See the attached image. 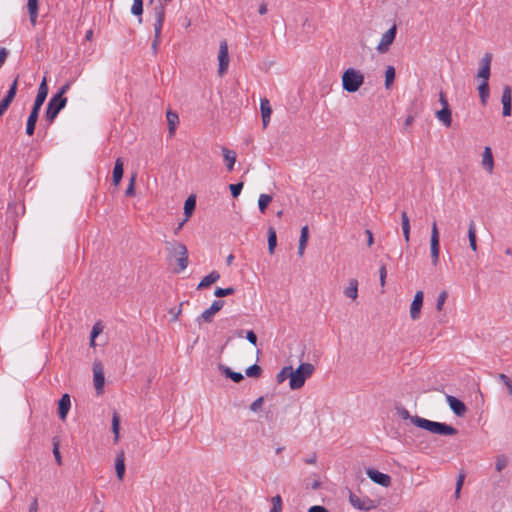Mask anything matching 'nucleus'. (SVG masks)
<instances>
[{"label":"nucleus","instance_id":"obj_1","mask_svg":"<svg viewBox=\"0 0 512 512\" xmlns=\"http://www.w3.org/2000/svg\"><path fill=\"white\" fill-rule=\"evenodd\" d=\"M395 409L400 418L403 420L410 419L415 426L427 430L432 434L454 436L458 433L456 428L446 423L431 421L417 415L411 416L409 411L403 406H396Z\"/></svg>","mask_w":512,"mask_h":512},{"label":"nucleus","instance_id":"obj_2","mask_svg":"<svg viewBox=\"0 0 512 512\" xmlns=\"http://www.w3.org/2000/svg\"><path fill=\"white\" fill-rule=\"evenodd\" d=\"M165 250L167 253V262L169 264H171L173 260L177 262V267L174 270L176 273H181L187 268L189 264L188 250L183 243L176 240L165 241Z\"/></svg>","mask_w":512,"mask_h":512},{"label":"nucleus","instance_id":"obj_3","mask_svg":"<svg viewBox=\"0 0 512 512\" xmlns=\"http://www.w3.org/2000/svg\"><path fill=\"white\" fill-rule=\"evenodd\" d=\"M315 368L311 363H302L297 369L292 368L291 381L289 387L292 390L300 389L304 386L305 381L311 377Z\"/></svg>","mask_w":512,"mask_h":512},{"label":"nucleus","instance_id":"obj_4","mask_svg":"<svg viewBox=\"0 0 512 512\" xmlns=\"http://www.w3.org/2000/svg\"><path fill=\"white\" fill-rule=\"evenodd\" d=\"M364 83V75L357 69L348 68L342 74V87L343 90L354 93Z\"/></svg>","mask_w":512,"mask_h":512},{"label":"nucleus","instance_id":"obj_5","mask_svg":"<svg viewBox=\"0 0 512 512\" xmlns=\"http://www.w3.org/2000/svg\"><path fill=\"white\" fill-rule=\"evenodd\" d=\"M67 98L61 97L60 95H53L47 105L45 111V120L48 125L52 124L56 119L59 112L66 106Z\"/></svg>","mask_w":512,"mask_h":512},{"label":"nucleus","instance_id":"obj_6","mask_svg":"<svg viewBox=\"0 0 512 512\" xmlns=\"http://www.w3.org/2000/svg\"><path fill=\"white\" fill-rule=\"evenodd\" d=\"M155 24H154V39L152 42V49L156 51L160 42L161 30L164 23V11L162 7H154Z\"/></svg>","mask_w":512,"mask_h":512},{"label":"nucleus","instance_id":"obj_7","mask_svg":"<svg viewBox=\"0 0 512 512\" xmlns=\"http://www.w3.org/2000/svg\"><path fill=\"white\" fill-rule=\"evenodd\" d=\"M218 61V73L220 76H223L227 72L229 66V52L226 40L220 42Z\"/></svg>","mask_w":512,"mask_h":512},{"label":"nucleus","instance_id":"obj_8","mask_svg":"<svg viewBox=\"0 0 512 512\" xmlns=\"http://www.w3.org/2000/svg\"><path fill=\"white\" fill-rule=\"evenodd\" d=\"M430 246L432 263L433 265H437L439 260L440 244L439 232L435 221L432 223Z\"/></svg>","mask_w":512,"mask_h":512},{"label":"nucleus","instance_id":"obj_9","mask_svg":"<svg viewBox=\"0 0 512 512\" xmlns=\"http://www.w3.org/2000/svg\"><path fill=\"white\" fill-rule=\"evenodd\" d=\"M224 304L225 302L223 300H215L208 309L201 313V315L197 318V322L199 324L201 321L211 323L213 321L214 315L223 308Z\"/></svg>","mask_w":512,"mask_h":512},{"label":"nucleus","instance_id":"obj_10","mask_svg":"<svg viewBox=\"0 0 512 512\" xmlns=\"http://www.w3.org/2000/svg\"><path fill=\"white\" fill-rule=\"evenodd\" d=\"M397 33L396 25L389 28L381 37L380 43L377 46L379 53H386L389 50L390 45L394 42Z\"/></svg>","mask_w":512,"mask_h":512},{"label":"nucleus","instance_id":"obj_11","mask_svg":"<svg viewBox=\"0 0 512 512\" xmlns=\"http://www.w3.org/2000/svg\"><path fill=\"white\" fill-rule=\"evenodd\" d=\"M349 502L354 508L358 510L369 511L375 508L374 501L369 497L359 498L352 492L349 494Z\"/></svg>","mask_w":512,"mask_h":512},{"label":"nucleus","instance_id":"obj_12","mask_svg":"<svg viewBox=\"0 0 512 512\" xmlns=\"http://www.w3.org/2000/svg\"><path fill=\"white\" fill-rule=\"evenodd\" d=\"M366 474L373 482L383 487H389L391 485V477L388 474L382 473L374 468H368Z\"/></svg>","mask_w":512,"mask_h":512},{"label":"nucleus","instance_id":"obj_13","mask_svg":"<svg viewBox=\"0 0 512 512\" xmlns=\"http://www.w3.org/2000/svg\"><path fill=\"white\" fill-rule=\"evenodd\" d=\"M423 299H424V293L423 291L419 290L414 295V299L410 306V317L413 320H417L420 317L421 309L423 306Z\"/></svg>","mask_w":512,"mask_h":512},{"label":"nucleus","instance_id":"obj_14","mask_svg":"<svg viewBox=\"0 0 512 512\" xmlns=\"http://www.w3.org/2000/svg\"><path fill=\"white\" fill-rule=\"evenodd\" d=\"M446 401H447L450 409L454 412V414L456 416H458V417L464 416V414L467 411V407L461 400H459L458 398H456L452 395H447Z\"/></svg>","mask_w":512,"mask_h":512},{"label":"nucleus","instance_id":"obj_15","mask_svg":"<svg viewBox=\"0 0 512 512\" xmlns=\"http://www.w3.org/2000/svg\"><path fill=\"white\" fill-rule=\"evenodd\" d=\"M40 110H41L40 106L33 104L32 109H31L30 114L27 119V123H26V134L28 136H32L35 132V127H36V123H37V120L39 117Z\"/></svg>","mask_w":512,"mask_h":512},{"label":"nucleus","instance_id":"obj_16","mask_svg":"<svg viewBox=\"0 0 512 512\" xmlns=\"http://www.w3.org/2000/svg\"><path fill=\"white\" fill-rule=\"evenodd\" d=\"M501 102L503 105V116H510L511 115V104H512V88L509 85H505L503 87V93Z\"/></svg>","mask_w":512,"mask_h":512},{"label":"nucleus","instance_id":"obj_17","mask_svg":"<svg viewBox=\"0 0 512 512\" xmlns=\"http://www.w3.org/2000/svg\"><path fill=\"white\" fill-rule=\"evenodd\" d=\"M492 55L486 53L481 60V68L477 73V77L482 79V81H488L490 77V65H491Z\"/></svg>","mask_w":512,"mask_h":512},{"label":"nucleus","instance_id":"obj_18","mask_svg":"<svg viewBox=\"0 0 512 512\" xmlns=\"http://www.w3.org/2000/svg\"><path fill=\"white\" fill-rule=\"evenodd\" d=\"M93 374H94V386L98 394L103 392V387L105 383V377L102 370V367L99 363H95L93 365Z\"/></svg>","mask_w":512,"mask_h":512},{"label":"nucleus","instance_id":"obj_19","mask_svg":"<svg viewBox=\"0 0 512 512\" xmlns=\"http://www.w3.org/2000/svg\"><path fill=\"white\" fill-rule=\"evenodd\" d=\"M260 110H261V116H262V125H263V128L265 129L270 122V118H271V114H272V108L270 105V101L267 98L261 99Z\"/></svg>","mask_w":512,"mask_h":512},{"label":"nucleus","instance_id":"obj_20","mask_svg":"<svg viewBox=\"0 0 512 512\" xmlns=\"http://www.w3.org/2000/svg\"><path fill=\"white\" fill-rule=\"evenodd\" d=\"M71 407L69 394L65 393L58 401V415L61 420H65Z\"/></svg>","mask_w":512,"mask_h":512},{"label":"nucleus","instance_id":"obj_21","mask_svg":"<svg viewBox=\"0 0 512 512\" xmlns=\"http://www.w3.org/2000/svg\"><path fill=\"white\" fill-rule=\"evenodd\" d=\"M482 166L488 172L492 173L494 169V158L490 147L486 146L482 154Z\"/></svg>","mask_w":512,"mask_h":512},{"label":"nucleus","instance_id":"obj_22","mask_svg":"<svg viewBox=\"0 0 512 512\" xmlns=\"http://www.w3.org/2000/svg\"><path fill=\"white\" fill-rule=\"evenodd\" d=\"M48 92H49L48 85L46 82V78L44 77L42 82L39 85L38 93L36 95V98H35L33 104L42 107V105L44 104V102L47 98Z\"/></svg>","mask_w":512,"mask_h":512},{"label":"nucleus","instance_id":"obj_23","mask_svg":"<svg viewBox=\"0 0 512 512\" xmlns=\"http://www.w3.org/2000/svg\"><path fill=\"white\" fill-rule=\"evenodd\" d=\"M218 370L223 374L225 377L231 379L235 383H239L244 379V376L240 372H234L229 368L228 366H225L224 364L218 365Z\"/></svg>","mask_w":512,"mask_h":512},{"label":"nucleus","instance_id":"obj_24","mask_svg":"<svg viewBox=\"0 0 512 512\" xmlns=\"http://www.w3.org/2000/svg\"><path fill=\"white\" fill-rule=\"evenodd\" d=\"M115 470L117 478L121 481L125 474V455L123 451H120L115 459Z\"/></svg>","mask_w":512,"mask_h":512},{"label":"nucleus","instance_id":"obj_25","mask_svg":"<svg viewBox=\"0 0 512 512\" xmlns=\"http://www.w3.org/2000/svg\"><path fill=\"white\" fill-rule=\"evenodd\" d=\"M124 169H123V161L121 158H117L115 161L112 181L115 186H118L122 177H123Z\"/></svg>","mask_w":512,"mask_h":512},{"label":"nucleus","instance_id":"obj_26","mask_svg":"<svg viewBox=\"0 0 512 512\" xmlns=\"http://www.w3.org/2000/svg\"><path fill=\"white\" fill-rule=\"evenodd\" d=\"M468 239L470 248L476 252L477 251V236H476V224L474 220H470L468 225Z\"/></svg>","mask_w":512,"mask_h":512},{"label":"nucleus","instance_id":"obj_27","mask_svg":"<svg viewBox=\"0 0 512 512\" xmlns=\"http://www.w3.org/2000/svg\"><path fill=\"white\" fill-rule=\"evenodd\" d=\"M437 119L445 126L450 127L452 123V116L450 108H442L436 112Z\"/></svg>","mask_w":512,"mask_h":512},{"label":"nucleus","instance_id":"obj_28","mask_svg":"<svg viewBox=\"0 0 512 512\" xmlns=\"http://www.w3.org/2000/svg\"><path fill=\"white\" fill-rule=\"evenodd\" d=\"M219 279H220V274L217 271H212L211 273H209L208 275L203 277V279L198 284L197 289L209 287L210 285H212Z\"/></svg>","mask_w":512,"mask_h":512},{"label":"nucleus","instance_id":"obj_29","mask_svg":"<svg viewBox=\"0 0 512 512\" xmlns=\"http://www.w3.org/2000/svg\"><path fill=\"white\" fill-rule=\"evenodd\" d=\"M344 295L352 300L358 297V281L356 279L349 280V285L345 288Z\"/></svg>","mask_w":512,"mask_h":512},{"label":"nucleus","instance_id":"obj_30","mask_svg":"<svg viewBox=\"0 0 512 512\" xmlns=\"http://www.w3.org/2000/svg\"><path fill=\"white\" fill-rule=\"evenodd\" d=\"M224 161L226 162V167L229 171L233 170L234 164L236 162V153L227 148H222Z\"/></svg>","mask_w":512,"mask_h":512},{"label":"nucleus","instance_id":"obj_31","mask_svg":"<svg viewBox=\"0 0 512 512\" xmlns=\"http://www.w3.org/2000/svg\"><path fill=\"white\" fill-rule=\"evenodd\" d=\"M402 231L404 239L407 243L410 241V219L405 211L401 213Z\"/></svg>","mask_w":512,"mask_h":512},{"label":"nucleus","instance_id":"obj_32","mask_svg":"<svg viewBox=\"0 0 512 512\" xmlns=\"http://www.w3.org/2000/svg\"><path fill=\"white\" fill-rule=\"evenodd\" d=\"M27 8L32 25L36 24L38 17V0H28Z\"/></svg>","mask_w":512,"mask_h":512},{"label":"nucleus","instance_id":"obj_33","mask_svg":"<svg viewBox=\"0 0 512 512\" xmlns=\"http://www.w3.org/2000/svg\"><path fill=\"white\" fill-rule=\"evenodd\" d=\"M479 97L483 106L488 102L489 98V83L488 81H482L478 86Z\"/></svg>","mask_w":512,"mask_h":512},{"label":"nucleus","instance_id":"obj_34","mask_svg":"<svg viewBox=\"0 0 512 512\" xmlns=\"http://www.w3.org/2000/svg\"><path fill=\"white\" fill-rule=\"evenodd\" d=\"M196 208V198L195 196L191 195L189 196L185 203H184V214H185V218H190L194 212Z\"/></svg>","mask_w":512,"mask_h":512},{"label":"nucleus","instance_id":"obj_35","mask_svg":"<svg viewBox=\"0 0 512 512\" xmlns=\"http://www.w3.org/2000/svg\"><path fill=\"white\" fill-rule=\"evenodd\" d=\"M18 81H19V75H16L15 79L13 80L12 84L10 85V87L7 91V94L3 98L4 100L8 101L9 103H12V101L14 100V98L16 96L17 88H18Z\"/></svg>","mask_w":512,"mask_h":512},{"label":"nucleus","instance_id":"obj_36","mask_svg":"<svg viewBox=\"0 0 512 512\" xmlns=\"http://www.w3.org/2000/svg\"><path fill=\"white\" fill-rule=\"evenodd\" d=\"M277 245V235L273 227L268 228V251L270 254L274 253Z\"/></svg>","mask_w":512,"mask_h":512},{"label":"nucleus","instance_id":"obj_37","mask_svg":"<svg viewBox=\"0 0 512 512\" xmlns=\"http://www.w3.org/2000/svg\"><path fill=\"white\" fill-rule=\"evenodd\" d=\"M291 375L292 366H285L277 373L276 381L279 384L283 383L287 378H289V381H291Z\"/></svg>","mask_w":512,"mask_h":512},{"label":"nucleus","instance_id":"obj_38","mask_svg":"<svg viewBox=\"0 0 512 512\" xmlns=\"http://www.w3.org/2000/svg\"><path fill=\"white\" fill-rule=\"evenodd\" d=\"M119 430H120V416L115 411L112 416V432L114 434V442L117 443L119 440Z\"/></svg>","mask_w":512,"mask_h":512},{"label":"nucleus","instance_id":"obj_39","mask_svg":"<svg viewBox=\"0 0 512 512\" xmlns=\"http://www.w3.org/2000/svg\"><path fill=\"white\" fill-rule=\"evenodd\" d=\"M167 121L169 126V133L172 135L175 132L176 125L179 121L178 115L174 112L168 111L167 112Z\"/></svg>","mask_w":512,"mask_h":512},{"label":"nucleus","instance_id":"obj_40","mask_svg":"<svg viewBox=\"0 0 512 512\" xmlns=\"http://www.w3.org/2000/svg\"><path fill=\"white\" fill-rule=\"evenodd\" d=\"M272 201V196L268 194H260L258 199V207L261 213H265L268 205Z\"/></svg>","mask_w":512,"mask_h":512},{"label":"nucleus","instance_id":"obj_41","mask_svg":"<svg viewBox=\"0 0 512 512\" xmlns=\"http://www.w3.org/2000/svg\"><path fill=\"white\" fill-rule=\"evenodd\" d=\"M395 80V68L388 66L385 71V88L390 89Z\"/></svg>","mask_w":512,"mask_h":512},{"label":"nucleus","instance_id":"obj_42","mask_svg":"<svg viewBox=\"0 0 512 512\" xmlns=\"http://www.w3.org/2000/svg\"><path fill=\"white\" fill-rule=\"evenodd\" d=\"M234 292H235V289L233 287H228V288H220V287H218V288L215 289L214 295L217 298H222V297H226V296L232 295Z\"/></svg>","mask_w":512,"mask_h":512},{"label":"nucleus","instance_id":"obj_43","mask_svg":"<svg viewBox=\"0 0 512 512\" xmlns=\"http://www.w3.org/2000/svg\"><path fill=\"white\" fill-rule=\"evenodd\" d=\"M246 375L248 377H259L262 373V369L259 365L253 364L250 367H248L245 371Z\"/></svg>","mask_w":512,"mask_h":512},{"label":"nucleus","instance_id":"obj_44","mask_svg":"<svg viewBox=\"0 0 512 512\" xmlns=\"http://www.w3.org/2000/svg\"><path fill=\"white\" fill-rule=\"evenodd\" d=\"M102 332V326L100 325V323H96L93 327H92V330H91V333H90V346L94 347L95 346V339L96 337Z\"/></svg>","mask_w":512,"mask_h":512},{"label":"nucleus","instance_id":"obj_45","mask_svg":"<svg viewBox=\"0 0 512 512\" xmlns=\"http://www.w3.org/2000/svg\"><path fill=\"white\" fill-rule=\"evenodd\" d=\"M272 508L270 512H282V498L280 495L272 497Z\"/></svg>","mask_w":512,"mask_h":512},{"label":"nucleus","instance_id":"obj_46","mask_svg":"<svg viewBox=\"0 0 512 512\" xmlns=\"http://www.w3.org/2000/svg\"><path fill=\"white\" fill-rule=\"evenodd\" d=\"M131 13L135 16H141L143 13V0H133Z\"/></svg>","mask_w":512,"mask_h":512},{"label":"nucleus","instance_id":"obj_47","mask_svg":"<svg viewBox=\"0 0 512 512\" xmlns=\"http://www.w3.org/2000/svg\"><path fill=\"white\" fill-rule=\"evenodd\" d=\"M448 293L443 290L439 293L436 301V310L441 311L443 309V306L445 304V301L447 300Z\"/></svg>","mask_w":512,"mask_h":512},{"label":"nucleus","instance_id":"obj_48","mask_svg":"<svg viewBox=\"0 0 512 512\" xmlns=\"http://www.w3.org/2000/svg\"><path fill=\"white\" fill-rule=\"evenodd\" d=\"M242 188H243V183L242 182L229 185V189H230L231 195L234 198H236V197H238L240 195V193L242 191Z\"/></svg>","mask_w":512,"mask_h":512},{"label":"nucleus","instance_id":"obj_49","mask_svg":"<svg viewBox=\"0 0 512 512\" xmlns=\"http://www.w3.org/2000/svg\"><path fill=\"white\" fill-rule=\"evenodd\" d=\"M507 466V459L505 456H498L495 462V469L497 472H501Z\"/></svg>","mask_w":512,"mask_h":512},{"label":"nucleus","instance_id":"obj_50","mask_svg":"<svg viewBox=\"0 0 512 512\" xmlns=\"http://www.w3.org/2000/svg\"><path fill=\"white\" fill-rule=\"evenodd\" d=\"M53 454H54L57 464L61 465L62 457H61V453L59 451V441H56V439H53Z\"/></svg>","mask_w":512,"mask_h":512},{"label":"nucleus","instance_id":"obj_51","mask_svg":"<svg viewBox=\"0 0 512 512\" xmlns=\"http://www.w3.org/2000/svg\"><path fill=\"white\" fill-rule=\"evenodd\" d=\"M135 175H132L129 181V185L125 191L126 196H134L135 195Z\"/></svg>","mask_w":512,"mask_h":512},{"label":"nucleus","instance_id":"obj_52","mask_svg":"<svg viewBox=\"0 0 512 512\" xmlns=\"http://www.w3.org/2000/svg\"><path fill=\"white\" fill-rule=\"evenodd\" d=\"M308 238H309V229H308V226H303V227L301 228V233H300L299 243H301L302 245H303V244H306V245H307Z\"/></svg>","mask_w":512,"mask_h":512},{"label":"nucleus","instance_id":"obj_53","mask_svg":"<svg viewBox=\"0 0 512 512\" xmlns=\"http://www.w3.org/2000/svg\"><path fill=\"white\" fill-rule=\"evenodd\" d=\"M264 402V398L261 396L257 398L252 404L250 405V410L253 412H257L261 409Z\"/></svg>","mask_w":512,"mask_h":512},{"label":"nucleus","instance_id":"obj_54","mask_svg":"<svg viewBox=\"0 0 512 512\" xmlns=\"http://www.w3.org/2000/svg\"><path fill=\"white\" fill-rule=\"evenodd\" d=\"M182 306H183V302L180 303L179 308H177V309L176 308L170 309L169 313L172 315L171 321H177L178 320V317H179V315L182 312Z\"/></svg>","mask_w":512,"mask_h":512},{"label":"nucleus","instance_id":"obj_55","mask_svg":"<svg viewBox=\"0 0 512 512\" xmlns=\"http://www.w3.org/2000/svg\"><path fill=\"white\" fill-rule=\"evenodd\" d=\"M246 339L254 346L257 345V335L254 333V331L249 330L246 333Z\"/></svg>","mask_w":512,"mask_h":512},{"label":"nucleus","instance_id":"obj_56","mask_svg":"<svg viewBox=\"0 0 512 512\" xmlns=\"http://www.w3.org/2000/svg\"><path fill=\"white\" fill-rule=\"evenodd\" d=\"M379 275H380V284L383 287L385 285V280H386V276H387V270H386V266L385 265H382L380 267Z\"/></svg>","mask_w":512,"mask_h":512},{"label":"nucleus","instance_id":"obj_57","mask_svg":"<svg viewBox=\"0 0 512 512\" xmlns=\"http://www.w3.org/2000/svg\"><path fill=\"white\" fill-rule=\"evenodd\" d=\"M7 56H8V50L4 47H1L0 48V68L6 61Z\"/></svg>","mask_w":512,"mask_h":512},{"label":"nucleus","instance_id":"obj_58","mask_svg":"<svg viewBox=\"0 0 512 512\" xmlns=\"http://www.w3.org/2000/svg\"><path fill=\"white\" fill-rule=\"evenodd\" d=\"M308 512H329V510L321 505H314L308 509Z\"/></svg>","mask_w":512,"mask_h":512},{"label":"nucleus","instance_id":"obj_59","mask_svg":"<svg viewBox=\"0 0 512 512\" xmlns=\"http://www.w3.org/2000/svg\"><path fill=\"white\" fill-rule=\"evenodd\" d=\"M11 103H9L8 101L2 99L0 101V116H2L6 110L8 109V107L10 106Z\"/></svg>","mask_w":512,"mask_h":512},{"label":"nucleus","instance_id":"obj_60","mask_svg":"<svg viewBox=\"0 0 512 512\" xmlns=\"http://www.w3.org/2000/svg\"><path fill=\"white\" fill-rule=\"evenodd\" d=\"M464 480H465V474L463 472H461L458 475V477H457L456 487L455 488L462 489L463 484H464Z\"/></svg>","mask_w":512,"mask_h":512},{"label":"nucleus","instance_id":"obj_61","mask_svg":"<svg viewBox=\"0 0 512 512\" xmlns=\"http://www.w3.org/2000/svg\"><path fill=\"white\" fill-rule=\"evenodd\" d=\"M439 102L441 103L442 108H449L448 100H447L444 92H442V91L439 94Z\"/></svg>","mask_w":512,"mask_h":512},{"label":"nucleus","instance_id":"obj_62","mask_svg":"<svg viewBox=\"0 0 512 512\" xmlns=\"http://www.w3.org/2000/svg\"><path fill=\"white\" fill-rule=\"evenodd\" d=\"M70 83L64 84L60 90L55 95H60L61 97H65L64 94L69 90Z\"/></svg>","mask_w":512,"mask_h":512},{"label":"nucleus","instance_id":"obj_63","mask_svg":"<svg viewBox=\"0 0 512 512\" xmlns=\"http://www.w3.org/2000/svg\"><path fill=\"white\" fill-rule=\"evenodd\" d=\"M498 377L506 386L512 383L509 377L503 373L499 374Z\"/></svg>","mask_w":512,"mask_h":512},{"label":"nucleus","instance_id":"obj_64","mask_svg":"<svg viewBox=\"0 0 512 512\" xmlns=\"http://www.w3.org/2000/svg\"><path fill=\"white\" fill-rule=\"evenodd\" d=\"M38 511V502L37 499H34L29 506V512H37Z\"/></svg>","mask_w":512,"mask_h":512}]
</instances>
